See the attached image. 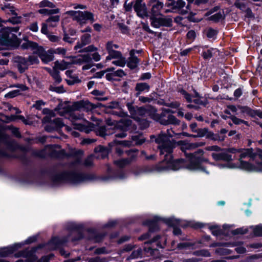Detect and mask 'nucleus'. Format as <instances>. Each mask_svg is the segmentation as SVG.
Segmentation results:
<instances>
[{
  "label": "nucleus",
  "mask_w": 262,
  "mask_h": 262,
  "mask_svg": "<svg viewBox=\"0 0 262 262\" xmlns=\"http://www.w3.org/2000/svg\"><path fill=\"white\" fill-rule=\"evenodd\" d=\"M166 132V134L162 133L156 139L160 154L164 155V159L157 166V170L162 172L169 170H178L186 168L189 170L200 171L208 174L209 173L206 170L207 167L203 165L204 162L207 161L203 157V151L199 149L194 154L187 151V150L203 146L204 143L202 142L191 143L183 141H179L178 144L181 146V149L185 153L188 160V161L182 159L173 160L171 154L174 144L170 140V138L177 134L174 133L172 128L167 129Z\"/></svg>",
  "instance_id": "1"
},
{
  "label": "nucleus",
  "mask_w": 262,
  "mask_h": 262,
  "mask_svg": "<svg viewBox=\"0 0 262 262\" xmlns=\"http://www.w3.org/2000/svg\"><path fill=\"white\" fill-rule=\"evenodd\" d=\"M215 161L227 162L219 164L220 168H239L250 172H262V150L252 152L251 149L228 148L219 153L211 155Z\"/></svg>",
  "instance_id": "2"
},
{
  "label": "nucleus",
  "mask_w": 262,
  "mask_h": 262,
  "mask_svg": "<svg viewBox=\"0 0 262 262\" xmlns=\"http://www.w3.org/2000/svg\"><path fill=\"white\" fill-rule=\"evenodd\" d=\"M70 156L67 154V163L71 162L70 169L67 171V183H70L76 184L80 182L91 180L92 178L88 174L80 173L79 170L82 166L89 167L93 165V156H89L84 161H81L83 151L71 149Z\"/></svg>",
  "instance_id": "3"
},
{
  "label": "nucleus",
  "mask_w": 262,
  "mask_h": 262,
  "mask_svg": "<svg viewBox=\"0 0 262 262\" xmlns=\"http://www.w3.org/2000/svg\"><path fill=\"white\" fill-rule=\"evenodd\" d=\"M106 123L107 126H101L97 129V135L105 137L114 134L116 137L123 138L127 136V131L134 132L137 129L136 126L128 118L121 119L118 121L112 118L108 119Z\"/></svg>",
  "instance_id": "4"
},
{
  "label": "nucleus",
  "mask_w": 262,
  "mask_h": 262,
  "mask_svg": "<svg viewBox=\"0 0 262 262\" xmlns=\"http://www.w3.org/2000/svg\"><path fill=\"white\" fill-rule=\"evenodd\" d=\"M161 222L165 223L169 226L173 227V233L176 235H179L181 234V230L177 228V226H182V224L180 220L174 219V217L162 219L157 216H154L146 220L143 222V225L147 226L149 228V231L139 238V240H144L149 238L150 236V234L159 229V223Z\"/></svg>",
  "instance_id": "5"
},
{
  "label": "nucleus",
  "mask_w": 262,
  "mask_h": 262,
  "mask_svg": "<svg viewBox=\"0 0 262 262\" xmlns=\"http://www.w3.org/2000/svg\"><path fill=\"white\" fill-rule=\"evenodd\" d=\"M18 26L8 27L0 29V44L8 48H17L20 43L17 36L12 32L18 31Z\"/></svg>",
  "instance_id": "6"
},
{
  "label": "nucleus",
  "mask_w": 262,
  "mask_h": 262,
  "mask_svg": "<svg viewBox=\"0 0 262 262\" xmlns=\"http://www.w3.org/2000/svg\"><path fill=\"white\" fill-rule=\"evenodd\" d=\"M126 106L133 118L137 121L145 116H149L155 120L158 118L156 117L157 110L151 105H147L145 107H135L133 103L128 102Z\"/></svg>",
  "instance_id": "7"
},
{
  "label": "nucleus",
  "mask_w": 262,
  "mask_h": 262,
  "mask_svg": "<svg viewBox=\"0 0 262 262\" xmlns=\"http://www.w3.org/2000/svg\"><path fill=\"white\" fill-rule=\"evenodd\" d=\"M118 48V45L114 43L113 41H110L107 42L106 49L109 55L106 57V61L110 60L112 58L116 59L113 61V63L117 66L123 67L126 63V59L122 56L121 52L115 51V49Z\"/></svg>",
  "instance_id": "8"
},
{
  "label": "nucleus",
  "mask_w": 262,
  "mask_h": 262,
  "mask_svg": "<svg viewBox=\"0 0 262 262\" xmlns=\"http://www.w3.org/2000/svg\"><path fill=\"white\" fill-rule=\"evenodd\" d=\"M92 58L89 54L79 55L77 56L67 57V70L71 64H82L86 63L82 67L83 70H89L92 67Z\"/></svg>",
  "instance_id": "9"
},
{
  "label": "nucleus",
  "mask_w": 262,
  "mask_h": 262,
  "mask_svg": "<svg viewBox=\"0 0 262 262\" xmlns=\"http://www.w3.org/2000/svg\"><path fill=\"white\" fill-rule=\"evenodd\" d=\"M167 238L165 236H160L157 235L155 237L152 241L149 242L145 243L144 252L147 256H152L154 257L157 258L159 256V251L156 249L152 248L149 245L151 243L157 242V247L163 248L165 245Z\"/></svg>",
  "instance_id": "10"
},
{
  "label": "nucleus",
  "mask_w": 262,
  "mask_h": 262,
  "mask_svg": "<svg viewBox=\"0 0 262 262\" xmlns=\"http://www.w3.org/2000/svg\"><path fill=\"white\" fill-rule=\"evenodd\" d=\"M37 155L42 158L49 156L52 158H62L64 157V151L63 150H56L55 147L49 145L39 151Z\"/></svg>",
  "instance_id": "11"
},
{
  "label": "nucleus",
  "mask_w": 262,
  "mask_h": 262,
  "mask_svg": "<svg viewBox=\"0 0 262 262\" xmlns=\"http://www.w3.org/2000/svg\"><path fill=\"white\" fill-rule=\"evenodd\" d=\"M67 14L73 15L74 18H75L77 21L80 24H83L86 23L87 20L94 21L93 15L91 13L87 11H68Z\"/></svg>",
  "instance_id": "12"
},
{
  "label": "nucleus",
  "mask_w": 262,
  "mask_h": 262,
  "mask_svg": "<svg viewBox=\"0 0 262 262\" xmlns=\"http://www.w3.org/2000/svg\"><path fill=\"white\" fill-rule=\"evenodd\" d=\"M150 19L152 26L155 28H159L161 26L169 27L172 23L171 18L159 15L152 16Z\"/></svg>",
  "instance_id": "13"
},
{
  "label": "nucleus",
  "mask_w": 262,
  "mask_h": 262,
  "mask_svg": "<svg viewBox=\"0 0 262 262\" xmlns=\"http://www.w3.org/2000/svg\"><path fill=\"white\" fill-rule=\"evenodd\" d=\"M54 171L57 173L52 177L53 182L61 183L66 178V166L63 163L59 162L54 167Z\"/></svg>",
  "instance_id": "14"
},
{
  "label": "nucleus",
  "mask_w": 262,
  "mask_h": 262,
  "mask_svg": "<svg viewBox=\"0 0 262 262\" xmlns=\"http://www.w3.org/2000/svg\"><path fill=\"white\" fill-rule=\"evenodd\" d=\"M66 69V62L63 59L61 62L56 61L55 66L52 70L49 69L48 71L55 80L56 83H59L61 81V78L59 75V72L57 70H64Z\"/></svg>",
  "instance_id": "15"
},
{
  "label": "nucleus",
  "mask_w": 262,
  "mask_h": 262,
  "mask_svg": "<svg viewBox=\"0 0 262 262\" xmlns=\"http://www.w3.org/2000/svg\"><path fill=\"white\" fill-rule=\"evenodd\" d=\"M81 117H76L75 121L73 122L74 127L86 134L89 133L92 130L95 129L93 124L88 122L84 124L82 123Z\"/></svg>",
  "instance_id": "16"
},
{
  "label": "nucleus",
  "mask_w": 262,
  "mask_h": 262,
  "mask_svg": "<svg viewBox=\"0 0 262 262\" xmlns=\"http://www.w3.org/2000/svg\"><path fill=\"white\" fill-rule=\"evenodd\" d=\"M14 66L20 73H24L29 68L28 62L24 57L17 56L13 59Z\"/></svg>",
  "instance_id": "17"
},
{
  "label": "nucleus",
  "mask_w": 262,
  "mask_h": 262,
  "mask_svg": "<svg viewBox=\"0 0 262 262\" xmlns=\"http://www.w3.org/2000/svg\"><path fill=\"white\" fill-rule=\"evenodd\" d=\"M111 173H109L108 176L102 178V180L104 181H121L125 179L127 177L126 172L119 170L113 173V176H111Z\"/></svg>",
  "instance_id": "18"
},
{
  "label": "nucleus",
  "mask_w": 262,
  "mask_h": 262,
  "mask_svg": "<svg viewBox=\"0 0 262 262\" xmlns=\"http://www.w3.org/2000/svg\"><path fill=\"white\" fill-rule=\"evenodd\" d=\"M96 106L89 101H79L74 103L72 106L73 110H79L82 108L86 111H90L95 108Z\"/></svg>",
  "instance_id": "19"
},
{
  "label": "nucleus",
  "mask_w": 262,
  "mask_h": 262,
  "mask_svg": "<svg viewBox=\"0 0 262 262\" xmlns=\"http://www.w3.org/2000/svg\"><path fill=\"white\" fill-rule=\"evenodd\" d=\"M156 117L158 118L156 119L155 120L159 122L161 124L163 125L168 124H179L180 123V121L172 115H169L167 117V119H166L162 116H159V114L157 113Z\"/></svg>",
  "instance_id": "20"
},
{
  "label": "nucleus",
  "mask_w": 262,
  "mask_h": 262,
  "mask_svg": "<svg viewBox=\"0 0 262 262\" xmlns=\"http://www.w3.org/2000/svg\"><path fill=\"white\" fill-rule=\"evenodd\" d=\"M136 151H134L133 150L127 151L126 152L127 155L131 156V157L129 159H123L118 160L115 161L114 162V163L117 166H118L119 167H122L125 166L126 165H127V164L130 163L133 160L135 159V158L137 156Z\"/></svg>",
  "instance_id": "21"
},
{
  "label": "nucleus",
  "mask_w": 262,
  "mask_h": 262,
  "mask_svg": "<svg viewBox=\"0 0 262 262\" xmlns=\"http://www.w3.org/2000/svg\"><path fill=\"white\" fill-rule=\"evenodd\" d=\"M134 8L138 16L143 17L146 15V6L144 3H142V0H137L134 5Z\"/></svg>",
  "instance_id": "22"
},
{
  "label": "nucleus",
  "mask_w": 262,
  "mask_h": 262,
  "mask_svg": "<svg viewBox=\"0 0 262 262\" xmlns=\"http://www.w3.org/2000/svg\"><path fill=\"white\" fill-rule=\"evenodd\" d=\"M149 5L151 7V11L152 16L160 14V11L163 7V3L159 0H150Z\"/></svg>",
  "instance_id": "23"
},
{
  "label": "nucleus",
  "mask_w": 262,
  "mask_h": 262,
  "mask_svg": "<svg viewBox=\"0 0 262 262\" xmlns=\"http://www.w3.org/2000/svg\"><path fill=\"white\" fill-rule=\"evenodd\" d=\"M63 126H64V124L62 120L61 119L58 118L55 119L53 122H51L48 124H47L45 126V129L48 132H51L57 128L61 127Z\"/></svg>",
  "instance_id": "24"
},
{
  "label": "nucleus",
  "mask_w": 262,
  "mask_h": 262,
  "mask_svg": "<svg viewBox=\"0 0 262 262\" xmlns=\"http://www.w3.org/2000/svg\"><path fill=\"white\" fill-rule=\"evenodd\" d=\"M67 83L73 85L80 82L77 74L73 71L67 70Z\"/></svg>",
  "instance_id": "25"
},
{
  "label": "nucleus",
  "mask_w": 262,
  "mask_h": 262,
  "mask_svg": "<svg viewBox=\"0 0 262 262\" xmlns=\"http://www.w3.org/2000/svg\"><path fill=\"white\" fill-rule=\"evenodd\" d=\"M185 5V2L183 0H178L177 1H173L170 4H168L167 6H172L173 9H179L181 11V13L185 14L188 12V6L186 7V10H181Z\"/></svg>",
  "instance_id": "26"
},
{
  "label": "nucleus",
  "mask_w": 262,
  "mask_h": 262,
  "mask_svg": "<svg viewBox=\"0 0 262 262\" xmlns=\"http://www.w3.org/2000/svg\"><path fill=\"white\" fill-rule=\"evenodd\" d=\"M203 50L202 53V56L205 59H210L214 55L218 53V50L216 48H209L207 49L205 47H203Z\"/></svg>",
  "instance_id": "27"
},
{
  "label": "nucleus",
  "mask_w": 262,
  "mask_h": 262,
  "mask_svg": "<svg viewBox=\"0 0 262 262\" xmlns=\"http://www.w3.org/2000/svg\"><path fill=\"white\" fill-rule=\"evenodd\" d=\"M1 9L7 14L12 16H17L16 9L11 4L2 5Z\"/></svg>",
  "instance_id": "28"
},
{
  "label": "nucleus",
  "mask_w": 262,
  "mask_h": 262,
  "mask_svg": "<svg viewBox=\"0 0 262 262\" xmlns=\"http://www.w3.org/2000/svg\"><path fill=\"white\" fill-rule=\"evenodd\" d=\"M129 54L130 57L128 59L127 66L129 68L134 69L137 67L139 62V60L138 58L135 56V51L134 50L130 51Z\"/></svg>",
  "instance_id": "29"
},
{
  "label": "nucleus",
  "mask_w": 262,
  "mask_h": 262,
  "mask_svg": "<svg viewBox=\"0 0 262 262\" xmlns=\"http://www.w3.org/2000/svg\"><path fill=\"white\" fill-rule=\"evenodd\" d=\"M63 243V239L59 237H54L48 243V246L50 250H54L60 248Z\"/></svg>",
  "instance_id": "30"
},
{
  "label": "nucleus",
  "mask_w": 262,
  "mask_h": 262,
  "mask_svg": "<svg viewBox=\"0 0 262 262\" xmlns=\"http://www.w3.org/2000/svg\"><path fill=\"white\" fill-rule=\"evenodd\" d=\"M95 152L97 154V158L104 159L107 156L108 150L107 148L100 145L95 148Z\"/></svg>",
  "instance_id": "31"
},
{
  "label": "nucleus",
  "mask_w": 262,
  "mask_h": 262,
  "mask_svg": "<svg viewBox=\"0 0 262 262\" xmlns=\"http://www.w3.org/2000/svg\"><path fill=\"white\" fill-rule=\"evenodd\" d=\"M91 40V35L90 34H85L81 38L80 42L75 47V49L77 50L90 43Z\"/></svg>",
  "instance_id": "32"
},
{
  "label": "nucleus",
  "mask_w": 262,
  "mask_h": 262,
  "mask_svg": "<svg viewBox=\"0 0 262 262\" xmlns=\"http://www.w3.org/2000/svg\"><path fill=\"white\" fill-rule=\"evenodd\" d=\"M149 85L145 82L138 83L136 84L135 90L138 92L137 96H138L142 92H148Z\"/></svg>",
  "instance_id": "33"
},
{
  "label": "nucleus",
  "mask_w": 262,
  "mask_h": 262,
  "mask_svg": "<svg viewBox=\"0 0 262 262\" xmlns=\"http://www.w3.org/2000/svg\"><path fill=\"white\" fill-rule=\"evenodd\" d=\"M60 20L59 15H51L46 20V23L52 27H55L57 26Z\"/></svg>",
  "instance_id": "34"
},
{
  "label": "nucleus",
  "mask_w": 262,
  "mask_h": 262,
  "mask_svg": "<svg viewBox=\"0 0 262 262\" xmlns=\"http://www.w3.org/2000/svg\"><path fill=\"white\" fill-rule=\"evenodd\" d=\"M132 144L133 142L131 141H118L115 140L114 141V142L110 143L108 145L110 148L112 149L113 146L117 145H122L123 146L129 147L132 146Z\"/></svg>",
  "instance_id": "35"
},
{
  "label": "nucleus",
  "mask_w": 262,
  "mask_h": 262,
  "mask_svg": "<svg viewBox=\"0 0 262 262\" xmlns=\"http://www.w3.org/2000/svg\"><path fill=\"white\" fill-rule=\"evenodd\" d=\"M208 228L213 235L217 236L223 234L225 232L221 228L216 225L209 226Z\"/></svg>",
  "instance_id": "36"
},
{
  "label": "nucleus",
  "mask_w": 262,
  "mask_h": 262,
  "mask_svg": "<svg viewBox=\"0 0 262 262\" xmlns=\"http://www.w3.org/2000/svg\"><path fill=\"white\" fill-rule=\"evenodd\" d=\"M38 12L40 14H42L45 15H51L54 14H57L59 12V9H48L46 8L41 9L38 10Z\"/></svg>",
  "instance_id": "37"
},
{
  "label": "nucleus",
  "mask_w": 262,
  "mask_h": 262,
  "mask_svg": "<svg viewBox=\"0 0 262 262\" xmlns=\"http://www.w3.org/2000/svg\"><path fill=\"white\" fill-rule=\"evenodd\" d=\"M238 109L241 111V112L245 115H247L251 117H253L254 114V111L251 110L247 106H238Z\"/></svg>",
  "instance_id": "38"
},
{
  "label": "nucleus",
  "mask_w": 262,
  "mask_h": 262,
  "mask_svg": "<svg viewBox=\"0 0 262 262\" xmlns=\"http://www.w3.org/2000/svg\"><path fill=\"white\" fill-rule=\"evenodd\" d=\"M20 46L23 49H34L37 48V44L33 41H27L26 42L23 43Z\"/></svg>",
  "instance_id": "39"
},
{
  "label": "nucleus",
  "mask_w": 262,
  "mask_h": 262,
  "mask_svg": "<svg viewBox=\"0 0 262 262\" xmlns=\"http://www.w3.org/2000/svg\"><path fill=\"white\" fill-rule=\"evenodd\" d=\"M132 140L135 142L136 145H141L145 141V139L141 134L132 136Z\"/></svg>",
  "instance_id": "40"
},
{
  "label": "nucleus",
  "mask_w": 262,
  "mask_h": 262,
  "mask_svg": "<svg viewBox=\"0 0 262 262\" xmlns=\"http://www.w3.org/2000/svg\"><path fill=\"white\" fill-rule=\"evenodd\" d=\"M13 248L12 247L4 248L0 249V257H7L13 252Z\"/></svg>",
  "instance_id": "41"
},
{
  "label": "nucleus",
  "mask_w": 262,
  "mask_h": 262,
  "mask_svg": "<svg viewBox=\"0 0 262 262\" xmlns=\"http://www.w3.org/2000/svg\"><path fill=\"white\" fill-rule=\"evenodd\" d=\"M56 114L61 116H64L66 115V105L64 104L60 103L57 107L55 109Z\"/></svg>",
  "instance_id": "42"
},
{
  "label": "nucleus",
  "mask_w": 262,
  "mask_h": 262,
  "mask_svg": "<svg viewBox=\"0 0 262 262\" xmlns=\"http://www.w3.org/2000/svg\"><path fill=\"white\" fill-rule=\"evenodd\" d=\"M249 228L252 229L253 231V234L255 236H262V225H257L255 227L250 226Z\"/></svg>",
  "instance_id": "43"
},
{
  "label": "nucleus",
  "mask_w": 262,
  "mask_h": 262,
  "mask_svg": "<svg viewBox=\"0 0 262 262\" xmlns=\"http://www.w3.org/2000/svg\"><path fill=\"white\" fill-rule=\"evenodd\" d=\"M223 13L220 11L219 12H217L212 15H211L208 19L210 20H212L214 22H217L223 19Z\"/></svg>",
  "instance_id": "44"
},
{
  "label": "nucleus",
  "mask_w": 262,
  "mask_h": 262,
  "mask_svg": "<svg viewBox=\"0 0 262 262\" xmlns=\"http://www.w3.org/2000/svg\"><path fill=\"white\" fill-rule=\"evenodd\" d=\"M193 254L196 256H201L204 257H210L211 256L210 253L208 250L202 249L200 250L194 251Z\"/></svg>",
  "instance_id": "45"
},
{
  "label": "nucleus",
  "mask_w": 262,
  "mask_h": 262,
  "mask_svg": "<svg viewBox=\"0 0 262 262\" xmlns=\"http://www.w3.org/2000/svg\"><path fill=\"white\" fill-rule=\"evenodd\" d=\"M206 33L208 38L214 39L216 37L217 31L212 28H209L206 31Z\"/></svg>",
  "instance_id": "46"
},
{
  "label": "nucleus",
  "mask_w": 262,
  "mask_h": 262,
  "mask_svg": "<svg viewBox=\"0 0 262 262\" xmlns=\"http://www.w3.org/2000/svg\"><path fill=\"white\" fill-rule=\"evenodd\" d=\"M230 118L232 122L236 125H239L243 123L247 126L249 125L248 122L247 121L239 119L234 116H231Z\"/></svg>",
  "instance_id": "47"
},
{
  "label": "nucleus",
  "mask_w": 262,
  "mask_h": 262,
  "mask_svg": "<svg viewBox=\"0 0 262 262\" xmlns=\"http://www.w3.org/2000/svg\"><path fill=\"white\" fill-rule=\"evenodd\" d=\"M137 121L141 129H144L149 126V122L145 119L142 118Z\"/></svg>",
  "instance_id": "48"
},
{
  "label": "nucleus",
  "mask_w": 262,
  "mask_h": 262,
  "mask_svg": "<svg viewBox=\"0 0 262 262\" xmlns=\"http://www.w3.org/2000/svg\"><path fill=\"white\" fill-rule=\"evenodd\" d=\"M39 7H49L50 8H53L55 7V5L49 1L48 0H43L40 2L39 4Z\"/></svg>",
  "instance_id": "49"
},
{
  "label": "nucleus",
  "mask_w": 262,
  "mask_h": 262,
  "mask_svg": "<svg viewBox=\"0 0 262 262\" xmlns=\"http://www.w3.org/2000/svg\"><path fill=\"white\" fill-rule=\"evenodd\" d=\"M142 255V249L140 248L137 250H134L132 254L130 255L129 259L137 258L140 257Z\"/></svg>",
  "instance_id": "50"
},
{
  "label": "nucleus",
  "mask_w": 262,
  "mask_h": 262,
  "mask_svg": "<svg viewBox=\"0 0 262 262\" xmlns=\"http://www.w3.org/2000/svg\"><path fill=\"white\" fill-rule=\"evenodd\" d=\"M248 228L243 227L232 231V233L233 235H236L238 234H243L246 233L248 232Z\"/></svg>",
  "instance_id": "51"
},
{
  "label": "nucleus",
  "mask_w": 262,
  "mask_h": 262,
  "mask_svg": "<svg viewBox=\"0 0 262 262\" xmlns=\"http://www.w3.org/2000/svg\"><path fill=\"white\" fill-rule=\"evenodd\" d=\"M21 17L17 16H12L11 17L9 18L8 20V22L12 23V24H18L21 23Z\"/></svg>",
  "instance_id": "52"
},
{
  "label": "nucleus",
  "mask_w": 262,
  "mask_h": 262,
  "mask_svg": "<svg viewBox=\"0 0 262 262\" xmlns=\"http://www.w3.org/2000/svg\"><path fill=\"white\" fill-rule=\"evenodd\" d=\"M50 54H58L64 56L66 54V50L63 48H57L56 49H51L48 51Z\"/></svg>",
  "instance_id": "53"
},
{
  "label": "nucleus",
  "mask_w": 262,
  "mask_h": 262,
  "mask_svg": "<svg viewBox=\"0 0 262 262\" xmlns=\"http://www.w3.org/2000/svg\"><path fill=\"white\" fill-rule=\"evenodd\" d=\"M26 59L28 62L29 66L35 63H37L39 61L37 57L34 55L29 56L28 58Z\"/></svg>",
  "instance_id": "54"
},
{
  "label": "nucleus",
  "mask_w": 262,
  "mask_h": 262,
  "mask_svg": "<svg viewBox=\"0 0 262 262\" xmlns=\"http://www.w3.org/2000/svg\"><path fill=\"white\" fill-rule=\"evenodd\" d=\"M49 90L51 91L56 92L58 93H62L64 92V86L61 85L60 86H54L52 85H50L49 88Z\"/></svg>",
  "instance_id": "55"
},
{
  "label": "nucleus",
  "mask_w": 262,
  "mask_h": 262,
  "mask_svg": "<svg viewBox=\"0 0 262 262\" xmlns=\"http://www.w3.org/2000/svg\"><path fill=\"white\" fill-rule=\"evenodd\" d=\"M20 94V91L19 90H15L12 91L7 94H6L5 97L9 98H12L15 97Z\"/></svg>",
  "instance_id": "56"
},
{
  "label": "nucleus",
  "mask_w": 262,
  "mask_h": 262,
  "mask_svg": "<svg viewBox=\"0 0 262 262\" xmlns=\"http://www.w3.org/2000/svg\"><path fill=\"white\" fill-rule=\"evenodd\" d=\"M180 93L184 96V97L188 102L194 101L196 103H199L196 101V100H192L191 96L190 95H189L185 91L182 90L180 91Z\"/></svg>",
  "instance_id": "57"
},
{
  "label": "nucleus",
  "mask_w": 262,
  "mask_h": 262,
  "mask_svg": "<svg viewBox=\"0 0 262 262\" xmlns=\"http://www.w3.org/2000/svg\"><path fill=\"white\" fill-rule=\"evenodd\" d=\"M28 28L32 31L36 32L38 30V27L37 21L33 22L28 26Z\"/></svg>",
  "instance_id": "58"
},
{
  "label": "nucleus",
  "mask_w": 262,
  "mask_h": 262,
  "mask_svg": "<svg viewBox=\"0 0 262 262\" xmlns=\"http://www.w3.org/2000/svg\"><path fill=\"white\" fill-rule=\"evenodd\" d=\"M51 54H45L42 56V60L45 62H48L53 60V56Z\"/></svg>",
  "instance_id": "59"
},
{
  "label": "nucleus",
  "mask_w": 262,
  "mask_h": 262,
  "mask_svg": "<svg viewBox=\"0 0 262 262\" xmlns=\"http://www.w3.org/2000/svg\"><path fill=\"white\" fill-rule=\"evenodd\" d=\"M215 253L220 255H226L230 253V251L225 248H219L215 250Z\"/></svg>",
  "instance_id": "60"
},
{
  "label": "nucleus",
  "mask_w": 262,
  "mask_h": 262,
  "mask_svg": "<svg viewBox=\"0 0 262 262\" xmlns=\"http://www.w3.org/2000/svg\"><path fill=\"white\" fill-rule=\"evenodd\" d=\"M183 135L185 136H187V137H203L204 136V132L203 129H200L198 132V135H189V134H188L187 133H183Z\"/></svg>",
  "instance_id": "61"
},
{
  "label": "nucleus",
  "mask_w": 262,
  "mask_h": 262,
  "mask_svg": "<svg viewBox=\"0 0 262 262\" xmlns=\"http://www.w3.org/2000/svg\"><path fill=\"white\" fill-rule=\"evenodd\" d=\"M165 105L172 108H176L180 106V104L177 102H172L170 103H165Z\"/></svg>",
  "instance_id": "62"
},
{
  "label": "nucleus",
  "mask_w": 262,
  "mask_h": 262,
  "mask_svg": "<svg viewBox=\"0 0 262 262\" xmlns=\"http://www.w3.org/2000/svg\"><path fill=\"white\" fill-rule=\"evenodd\" d=\"M41 32L44 34L48 35V24L46 23H43L42 24V26L41 28Z\"/></svg>",
  "instance_id": "63"
},
{
  "label": "nucleus",
  "mask_w": 262,
  "mask_h": 262,
  "mask_svg": "<svg viewBox=\"0 0 262 262\" xmlns=\"http://www.w3.org/2000/svg\"><path fill=\"white\" fill-rule=\"evenodd\" d=\"M97 50V48L93 45H90L87 47L84 48L83 51L86 52H93Z\"/></svg>",
  "instance_id": "64"
}]
</instances>
